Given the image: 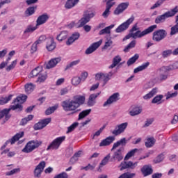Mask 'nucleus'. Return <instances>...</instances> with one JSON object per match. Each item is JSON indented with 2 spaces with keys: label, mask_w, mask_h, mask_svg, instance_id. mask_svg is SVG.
<instances>
[{
  "label": "nucleus",
  "mask_w": 178,
  "mask_h": 178,
  "mask_svg": "<svg viewBox=\"0 0 178 178\" xmlns=\"http://www.w3.org/2000/svg\"><path fill=\"white\" fill-rule=\"evenodd\" d=\"M27 99V96L26 95H20L15 100L14 104L15 105L11 106L10 108H4L0 111V123L1 124H5L6 122L10 119V109L13 111H22L23 106L22 104H24Z\"/></svg>",
  "instance_id": "obj_1"
},
{
  "label": "nucleus",
  "mask_w": 178,
  "mask_h": 178,
  "mask_svg": "<svg viewBox=\"0 0 178 178\" xmlns=\"http://www.w3.org/2000/svg\"><path fill=\"white\" fill-rule=\"evenodd\" d=\"M176 13H178V6H175V8L170 11L165 12L161 15H158L155 19L156 24H161V23H165L166 19L168 17H173Z\"/></svg>",
  "instance_id": "obj_2"
},
{
  "label": "nucleus",
  "mask_w": 178,
  "mask_h": 178,
  "mask_svg": "<svg viewBox=\"0 0 178 178\" xmlns=\"http://www.w3.org/2000/svg\"><path fill=\"white\" fill-rule=\"evenodd\" d=\"M41 144H42V142L41 140H30L22 149V152H24L25 154H30L31 152H33V151H34L35 149H37V148H38L41 145Z\"/></svg>",
  "instance_id": "obj_3"
},
{
  "label": "nucleus",
  "mask_w": 178,
  "mask_h": 178,
  "mask_svg": "<svg viewBox=\"0 0 178 178\" xmlns=\"http://www.w3.org/2000/svg\"><path fill=\"white\" fill-rule=\"evenodd\" d=\"M155 29H156V25H152L143 31L139 30L134 33H130V35L131 36V38H134V40L142 38V37H145V35L152 33Z\"/></svg>",
  "instance_id": "obj_4"
},
{
  "label": "nucleus",
  "mask_w": 178,
  "mask_h": 178,
  "mask_svg": "<svg viewBox=\"0 0 178 178\" xmlns=\"http://www.w3.org/2000/svg\"><path fill=\"white\" fill-rule=\"evenodd\" d=\"M61 106L65 112H73L77 109V104L73 99L65 100L61 103Z\"/></svg>",
  "instance_id": "obj_5"
},
{
  "label": "nucleus",
  "mask_w": 178,
  "mask_h": 178,
  "mask_svg": "<svg viewBox=\"0 0 178 178\" xmlns=\"http://www.w3.org/2000/svg\"><path fill=\"white\" fill-rule=\"evenodd\" d=\"M66 140V136H59L56 138L52 140V142L48 145L47 148V151H49V149H58L59 147L62 145V143Z\"/></svg>",
  "instance_id": "obj_6"
},
{
  "label": "nucleus",
  "mask_w": 178,
  "mask_h": 178,
  "mask_svg": "<svg viewBox=\"0 0 178 178\" xmlns=\"http://www.w3.org/2000/svg\"><path fill=\"white\" fill-rule=\"evenodd\" d=\"M112 79V72L108 73H103V72H99L95 74V80L97 81H102L104 83V86L108 83L109 80Z\"/></svg>",
  "instance_id": "obj_7"
},
{
  "label": "nucleus",
  "mask_w": 178,
  "mask_h": 178,
  "mask_svg": "<svg viewBox=\"0 0 178 178\" xmlns=\"http://www.w3.org/2000/svg\"><path fill=\"white\" fill-rule=\"evenodd\" d=\"M166 35H168V33L165 29H159L153 33L152 40L153 41H156V42H159L162 41Z\"/></svg>",
  "instance_id": "obj_8"
},
{
  "label": "nucleus",
  "mask_w": 178,
  "mask_h": 178,
  "mask_svg": "<svg viewBox=\"0 0 178 178\" xmlns=\"http://www.w3.org/2000/svg\"><path fill=\"white\" fill-rule=\"evenodd\" d=\"M23 136H24V132L22 131V132L17 133L12 138L6 141V143L1 147V151H3V149H5V148H6V147H8V144H11V145H12L15 144V143H16V141H19V140H20V138H22V137H23Z\"/></svg>",
  "instance_id": "obj_9"
},
{
  "label": "nucleus",
  "mask_w": 178,
  "mask_h": 178,
  "mask_svg": "<svg viewBox=\"0 0 178 178\" xmlns=\"http://www.w3.org/2000/svg\"><path fill=\"white\" fill-rule=\"evenodd\" d=\"M134 22V16H131L130 18H129L126 22H123L122 24H120L116 29L115 33H122L123 31H125V30H127L129 27V26Z\"/></svg>",
  "instance_id": "obj_10"
},
{
  "label": "nucleus",
  "mask_w": 178,
  "mask_h": 178,
  "mask_svg": "<svg viewBox=\"0 0 178 178\" xmlns=\"http://www.w3.org/2000/svg\"><path fill=\"white\" fill-rule=\"evenodd\" d=\"M120 95L119 92L113 93L111 96H110L107 100L103 104V107L106 108V106H111L112 104H115V102H118L119 101Z\"/></svg>",
  "instance_id": "obj_11"
},
{
  "label": "nucleus",
  "mask_w": 178,
  "mask_h": 178,
  "mask_svg": "<svg viewBox=\"0 0 178 178\" xmlns=\"http://www.w3.org/2000/svg\"><path fill=\"white\" fill-rule=\"evenodd\" d=\"M127 126H129L128 122H123L116 126L115 129L113 131V134L114 136H120L124 131H125L126 129H127Z\"/></svg>",
  "instance_id": "obj_12"
},
{
  "label": "nucleus",
  "mask_w": 178,
  "mask_h": 178,
  "mask_svg": "<svg viewBox=\"0 0 178 178\" xmlns=\"http://www.w3.org/2000/svg\"><path fill=\"white\" fill-rule=\"evenodd\" d=\"M51 118H45L43 120H41L38 123L35 124L34 125V129L35 130H41V129H44V127H46V126H48L49 124V122L51 121Z\"/></svg>",
  "instance_id": "obj_13"
},
{
  "label": "nucleus",
  "mask_w": 178,
  "mask_h": 178,
  "mask_svg": "<svg viewBox=\"0 0 178 178\" xmlns=\"http://www.w3.org/2000/svg\"><path fill=\"white\" fill-rule=\"evenodd\" d=\"M102 44V40H99L98 42H96L95 43H92L85 51V54L86 55H90V54H92V52H95L99 47H101Z\"/></svg>",
  "instance_id": "obj_14"
},
{
  "label": "nucleus",
  "mask_w": 178,
  "mask_h": 178,
  "mask_svg": "<svg viewBox=\"0 0 178 178\" xmlns=\"http://www.w3.org/2000/svg\"><path fill=\"white\" fill-rule=\"evenodd\" d=\"M45 168V161L40 162L34 170L35 177H41V174L44 172Z\"/></svg>",
  "instance_id": "obj_15"
},
{
  "label": "nucleus",
  "mask_w": 178,
  "mask_h": 178,
  "mask_svg": "<svg viewBox=\"0 0 178 178\" xmlns=\"http://www.w3.org/2000/svg\"><path fill=\"white\" fill-rule=\"evenodd\" d=\"M177 69H178V60H176L168 66L162 67L161 72H170L172 70H177Z\"/></svg>",
  "instance_id": "obj_16"
},
{
  "label": "nucleus",
  "mask_w": 178,
  "mask_h": 178,
  "mask_svg": "<svg viewBox=\"0 0 178 178\" xmlns=\"http://www.w3.org/2000/svg\"><path fill=\"white\" fill-rule=\"evenodd\" d=\"M49 19V15L47 13H44L42 15H40L36 20V26H42V24H45Z\"/></svg>",
  "instance_id": "obj_17"
},
{
  "label": "nucleus",
  "mask_w": 178,
  "mask_h": 178,
  "mask_svg": "<svg viewBox=\"0 0 178 178\" xmlns=\"http://www.w3.org/2000/svg\"><path fill=\"white\" fill-rule=\"evenodd\" d=\"M129 7V2L121 3L115 10L114 15H120L123 13L126 9Z\"/></svg>",
  "instance_id": "obj_18"
},
{
  "label": "nucleus",
  "mask_w": 178,
  "mask_h": 178,
  "mask_svg": "<svg viewBox=\"0 0 178 178\" xmlns=\"http://www.w3.org/2000/svg\"><path fill=\"white\" fill-rule=\"evenodd\" d=\"M59 62H60V58H52L45 64V67L46 69H52V67H55Z\"/></svg>",
  "instance_id": "obj_19"
},
{
  "label": "nucleus",
  "mask_w": 178,
  "mask_h": 178,
  "mask_svg": "<svg viewBox=\"0 0 178 178\" xmlns=\"http://www.w3.org/2000/svg\"><path fill=\"white\" fill-rule=\"evenodd\" d=\"M72 101L74 102L75 104H76V108H79L81 105H83L84 102H86V96H74Z\"/></svg>",
  "instance_id": "obj_20"
},
{
  "label": "nucleus",
  "mask_w": 178,
  "mask_h": 178,
  "mask_svg": "<svg viewBox=\"0 0 178 178\" xmlns=\"http://www.w3.org/2000/svg\"><path fill=\"white\" fill-rule=\"evenodd\" d=\"M100 92L99 93H95L92 94L89 96V99L88 101V106H94L95 104L97 103V98L99 96Z\"/></svg>",
  "instance_id": "obj_21"
},
{
  "label": "nucleus",
  "mask_w": 178,
  "mask_h": 178,
  "mask_svg": "<svg viewBox=\"0 0 178 178\" xmlns=\"http://www.w3.org/2000/svg\"><path fill=\"white\" fill-rule=\"evenodd\" d=\"M115 141V136H108L99 143V147H106Z\"/></svg>",
  "instance_id": "obj_22"
},
{
  "label": "nucleus",
  "mask_w": 178,
  "mask_h": 178,
  "mask_svg": "<svg viewBox=\"0 0 178 178\" xmlns=\"http://www.w3.org/2000/svg\"><path fill=\"white\" fill-rule=\"evenodd\" d=\"M141 112H143V109L137 106L131 107L129 110V114L131 116H137V115H140Z\"/></svg>",
  "instance_id": "obj_23"
},
{
  "label": "nucleus",
  "mask_w": 178,
  "mask_h": 178,
  "mask_svg": "<svg viewBox=\"0 0 178 178\" xmlns=\"http://www.w3.org/2000/svg\"><path fill=\"white\" fill-rule=\"evenodd\" d=\"M46 48L49 51H54L56 48V43L54 41V38H49L47 39Z\"/></svg>",
  "instance_id": "obj_24"
},
{
  "label": "nucleus",
  "mask_w": 178,
  "mask_h": 178,
  "mask_svg": "<svg viewBox=\"0 0 178 178\" xmlns=\"http://www.w3.org/2000/svg\"><path fill=\"white\" fill-rule=\"evenodd\" d=\"M113 159L120 162L123 159V154H122V148H119L117 151L114 152Z\"/></svg>",
  "instance_id": "obj_25"
},
{
  "label": "nucleus",
  "mask_w": 178,
  "mask_h": 178,
  "mask_svg": "<svg viewBox=\"0 0 178 178\" xmlns=\"http://www.w3.org/2000/svg\"><path fill=\"white\" fill-rule=\"evenodd\" d=\"M126 144H127V140L126 139V138H121L120 140L113 144L111 151H113V149H116V148H118V147H120V145H122V147H124Z\"/></svg>",
  "instance_id": "obj_26"
},
{
  "label": "nucleus",
  "mask_w": 178,
  "mask_h": 178,
  "mask_svg": "<svg viewBox=\"0 0 178 178\" xmlns=\"http://www.w3.org/2000/svg\"><path fill=\"white\" fill-rule=\"evenodd\" d=\"M158 94V89L156 88H153L150 92L143 96V99L145 101H148V99H151L154 95Z\"/></svg>",
  "instance_id": "obj_27"
},
{
  "label": "nucleus",
  "mask_w": 178,
  "mask_h": 178,
  "mask_svg": "<svg viewBox=\"0 0 178 178\" xmlns=\"http://www.w3.org/2000/svg\"><path fill=\"white\" fill-rule=\"evenodd\" d=\"M42 72V67H37L36 68L33 69L31 72L29 74V79H33V77H37Z\"/></svg>",
  "instance_id": "obj_28"
},
{
  "label": "nucleus",
  "mask_w": 178,
  "mask_h": 178,
  "mask_svg": "<svg viewBox=\"0 0 178 178\" xmlns=\"http://www.w3.org/2000/svg\"><path fill=\"white\" fill-rule=\"evenodd\" d=\"M80 38V33H74L72 34L71 37L69 38L68 40L67 41V45H72L76 40H79Z\"/></svg>",
  "instance_id": "obj_29"
},
{
  "label": "nucleus",
  "mask_w": 178,
  "mask_h": 178,
  "mask_svg": "<svg viewBox=\"0 0 178 178\" xmlns=\"http://www.w3.org/2000/svg\"><path fill=\"white\" fill-rule=\"evenodd\" d=\"M141 172L144 176H149L152 175V168L150 165H144L141 168Z\"/></svg>",
  "instance_id": "obj_30"
},
{
  "label": "nucleus",
  "mask_w": 178,
  "mask_h": 178,
  "mask_svg": "<svg viewBox=\"0 0 178 178\" xmlns=\"http://www.w3.org/2000/svg\"><path fill=\"white\" fill-rule=\"evenodd\" d=\"M148 66H149V62L144 63L140 66L135 68L134 70V73H138L140 72H143V70H145V69H147Z\"/></svg>",
  "instance_id": "obj_31"
},
{
  "label": "nucleus",
  "mask_w": 178,
  "mask_h": 178,
  "mask_svg": "<svg viewBox=\"0 0 178 178\" xmlns=\"http://www.w3.org/2000/svg\"><path fill=\"white\" fill-rule=\"evenodd\" d=\"M79 0H67L65 3L66 9H72L79 3Z\"/></svg>",
  "instance_id": "obj_32"
},
{
  "label": "nucleus",
  "mask_w": 178,
  "mask_h": 178,
  "mask_svg": "<svg viewBox=\"0 0 178 178\" xmlns=\"http://www.w3.org/2000/svg\"><path fill=\"white\" fill-rule=\"evenodd\" d=\"M115 27V24H111L108 26H106V28L102 29L99 32V35H104V34H111V30Z\"/></svg>",
  "instance_id": "obj_33"
},
{
  "label": "nucleus",
  "mask_w": 178,
  "mask_h": 178,
  "mask_svg": "<svg viewBox=\"0 0 178 178\" xmlns=\"http://www.w3.org/2000/svg\"><path fill=\"white\" fill-rule=\"evenodd\" d=\"M25 92L26 94H31L34 91V88H35V86L32 83H26L24 86Z\"/></svg>",
  "instance_id": "obj_34"
},
{
  "label": "nucleus",
  "mask_w": 178,
  "mask_h": 178,
  "mask_svg": "<svg viewBox=\"0 0 178 178\" xmlns=\"http://www.w3.org/2000/svg\"><path fill=\"white\" fill-rule=\"evenodd\" d=\"M90 22V18L86 17V16L83 17L81 20H79L77 23L78 25H76V29H80V27H83V26H85V24H87Z\"/></svg>",
  "instance_id": "obj_35"
},
{
  "label": "nucleus",
  "mask_w": 178,
  "mask_h": 178,
  "mask_svg": "<svg viewBox=\"0 0 178 178\" xmlns=\"http://www.w3.org/2000/svg\"><path fill=\"white\" fill-rule=\"evenodd\" d=\"M156 140L154 137L147 138L145 141V146L147 148H151V147H154L156 143Z\"/></svg>",
  "instance_id": "obj_36"
},
{
  "label": "nucleus",
  "mask_w": 178,
  "mask_h": 178,
  "mask_svg": "<svg viewBox=\"0 0 178 178\" xmlns=\"http://www.w3.org/2000/svg\"><path fill=\"white\" fill-rule=\"evenodd\" d=\"M112 5L109 4V3H107V5L106 6V10H104V12L102 13V16L103 17H104V19H106V17H108V16H109V15H111V8H112Z\"/></svg>",
  "instance_id": "obj_37"
},
{
  "label": "nucleus",
  "mask_w": 178,
  "mask_h": 178,
  "mask_svg": "<svg viewBox=\"0 0 178 178\" xmlns=\"http://www.w3.org/2000/svg\"><path fill=\"white\" fill-rule=\"evenodd\" d=\"M163 98V95H158L152 99V104H157L158 105H159V104H162Z\"/></svg>",
  "instance_id": "obj_38"
},
{
  "label": "nucleus",
  "mask_w": 178,
  "mask_h": 178,
  "mask_svg": "<svg viewBox=\"0 0 178 178\" xmlns=\"http://www.w3.org/2000/svg\"><path fill=\"white\" fill-rule=\"evenodd\" d=\"M38 76V77L37 83H44V81L47 80V73L45 72L42 73V71Z\"/></svg>",
  "instance_id": "obj_39"
},
{
  "label": "nucleus",
  "mask_w": 178,
  "mask_h": 178,
  "mask_svg": "<svg viewBox=\"0 0 178 178\" xmlns=\"http://www.w3.org/2000/svg\"><path fill=\"white\" fill-rule=\"evenodd\" d=\"M38 29V26L37 25L33 26V25H29L25 31H24V34H28V33H33V31H35Z\"/></svg>",
  "instance_id": "obj_40"
},
{
  "label": "nucleus",
  "mask_w": 178,
  "mask_h": 178,
  "mask_svg": "<svg viewBox=\"0 0 178 178\" xmlns=\"http://www.w3.org/2000/svg\"><path fill=\"white\" fill-rule=\"evenodd\" d=\"M89 113H91V109L83 111L79 113L78 120H81V119H84V118L88 116Z\"/></svg>",
  "instance_id": "obj_41"
},
{
  "label": "nucleus",
  "mask_w": 178,
  "mask_h": 178,
  "mask_svg": "<svg viewBox=\"0 0 178 178\" xmlns=\"http://www.w3.org/2000/svg\"><path fill=\"white\" fill-rule=\"evenodd\" d=\"M13 95H10L8 97H3L0 98V105H5V104H8L10 99H12V97Z\"/></svg>",
  "instance_id": "obj_42"
},
{
  "label": "nucleus",
  "mask_w": 178,
  "mask_h": 178,
  "mask_svg": "<svg viewBox=\"0 0 178 178\" xmlns=\"http://www.w3.org/2000/svg\"><path fill=\"white\" fill-rule=\"evenodd\" d=\"M66 38H67V31H66L60 32V33L56 38L58 41H63V40H66Z\"/></svg>",
  "instance_id": "obj_43"
},
{
  "label": "nucleus",
  "mask_w": 178,
  "mask_h": 178,
  "mask_svg": "<svg viewBox=\"0 0 178 178\" xmlns=\"http://www.w3.org/2000/svg\"><path fill=\"white\" fill-rule=\"evenodd\" d=\"M138 151V149H133L132 150L129 151L124 157V161H129L131 156H134L136 152Z\"/></svg>",
  "instance_id": "obj_44"
},
{
  "label": "nucleus",
  "mask_w": 178,
  "mask_h": 178,
  "mask_svg": "<svg viewBox=\"0 0 178 178\" xmlns=\"http://www.w3.org/2000/svg\"><path fill=\"white\" fill-rule=\"evenodd\" d=\"M136 44H137V42L136 40H132L127 47H125L124 52H129L131 48L136 47Z\"/></svg>",
  "instance_id": "obj_45"
},
{
  "label": "nucleus",
  "mask_w": 178,
  "mask_h": 178,
  "mask_svg": "<svg viewBox=\"0 0 178 178\" xmlns=\"http://www.w3.org/2000/svg\"><path fill=\"white\" fill-rule=\"evenodd\" d=\"M81 81H83L81 79L80 76H74L71 81L72 86H74L75 87L79 86Z\"/></svg>",
  "instance_id": "obj_46"
},
{
  "label": "nucleus",
  "mask_w": 178,
  "mask_h": 178,
  "mask_svg": "<svg viewBox=\"0 0 178 178\" xmlns=\"http://www.w3.org/2000/svg\"><path fill=\"white\" fill-rule=\"evenodd\" d=\"M58 105L56 104L51 107H49V108H47L45 111L46 115H51V113H54V112H55V111H56V109H58Z\"/></svg>",
  "instance_id": "obj_47"
},
{
  "label": "nucleus",
  "mask_w": 178,
  "mask_h": 178,
  "mask_svg": "<svg viewBox=\"0 0 178 178\" xmlns=\"http://www.w3.org/2000/svg\"><path fill=\"white\" fill-rule=\"evenodd\" d=\"M137 59H138V54H135L133 57L130 58L127 64L128 66H131L134 63H136L137 61Z\"/></svg>",
  "instance_id": "obj_48"
},
{
  "label": "nucleus",
  "mask_w": 178,
  "mask_h": 178,
  "mask_svg": "<svg viewBox=\"0 0 178 178\" xmlns=\"http://www.w3.org/2000/svg\"><path fill=\"white\" fill-rule=\"evenodd\" d=\"M35 9H37V7H29L26 9L25 11L26 16H31L32 15H34L35 12Z\"/></svg>",
  "instance_id": "obj_49"
},
{
  "label": "nucleus",
  "mask_w": 178,
  "mask_h": 178,
  "mask_svg": "<svg viewBox=\"0 0 178 178\" xmlns=\"http://www.w3.org/2000/svg\"><path fill=\"white\" fill-rule=\"evenodd\" d=\"M109 159H111V154H108L106 156L104 159L101 161L99 164V168H102V166H105L109 162Z\"/></svg>",
  "instance_id": "obj_50"
},
{
  "label": "nucleus",
  "mask_w": 178,
  "mask_h": 178,
  "mask_svg": "<svg viewBox=\"0 0 178 178\" xmlns=\"http://www.w3.org/2000/svg\"><path fill=\"white\" fill-rule=\"evenodd\" d=\"M79 126V122H74L72 124L70 127H67V134H69V133H72Z\"/></svg>",
  "instance_id": "obj_51"
},
{
  "label": "nucleus",
  "mask_w": 178,
  "mask_h": 178,
  "mask_svg": "<svg viewBox=\"0 0 178 178\" xmlns=\"http://www.w3.org/2000/svg\"><path fill=\"white\" fill-rule=\"evenodd\" d=\"M168 72L169 71H162V68L160 69V80H166L168 79Z\"/></svg>",
  "instance_id": "obj_52"
},
{
  "label": "nucleus",
  "mask_w": 178,
  "mask_h": 178,
  "mask_svg": "<svg viewBox=\"0 0 178 178\" xmlns=\"http://www.w3.org/2000/svg\"><path fill=\"white\" fill-rule=\"evenodd\" d=\"M136 176L134 173L125 172L122 174L118 178H133Z\"/></svg>",
  "instance_id": "obj_53"
},
{
  "label": "nucleus",
  "mask_w": 178,
  "mask_h": 178,
  "mask_svg": "<svg viewBox=\"0 0 178 178\" xmlns=\"http://www.w3.org/2000/svg\"><path fill=\"white\" fill-rule=\"evenodd\" d=\"M79 63H80V60H74L71 62L70 64L67 65L65 70L70 69V67H73V66H76V65H79Z\"/></svg>",
  "instance_id": "obj_54"
},
{
  "label": "nucleus",
  "mask_w": 178,
  "mask_h": 178,
  "mask_svg": "<svg viewBox=\"0 0 178 178\" xmlns=\"http://www.w3.org/2000/svg\"><path fill=\"white\" fill-rule=\"evenodd\" d=\"M164 159L165 156H163V154H161L154 159V163H161V162H162Z\"/></svg>",
  "instance_id": "obj_55"
},
{
  "label": "nucleus",
  "mask_w": 178,
  "mask_h": 178,
  "mask_svg": "<svg viewBox=\"0 0 178 178\" xmlns=\"http://www.w3.org/2000/svg\"><path fill=\"white\" fill-rule=\"evenodd\" d=\"M173 54V51L172 49L164 50L162 52L163 58H168V56H170V55Z\"/></svg>",
  "instance_id": "obj_56"
},
{
  "label": "nucleus",
  "mask_w": 178,
  "mask_h": 178,
  "mask_svg": "<svg viewBox=\"0 0 178 178\" xmlns=\"http://www.w3.org/2000/svg\"><path fill=\"white\" fill-rule=\"evenodd\" d=\"M20 168H15L10 171L6 172V176H12L13 175H16V173H19Z\"/></svg>",
  "instance_id": "obj_57"
},
{
  "label": "nucleus",
  "mask_w": 178,
  "mask_h": 178,
  "mask_svg": "<svg viewBox=\"0 0 178 178\" xmlns=\"http://www.w3.org/2000/svg\"><path fill=\"white\" fill-rule=\"evenodd\" d=\"M17 64V60L13 61L11 64L6 67L7 72H10V70H12L13 69H15Z\"/></svg>",
  "instance_id": "obj_58"
},
{
  "label": "nucleus",
  "mask_w": 178,
  "mask_h": 178,
  "mask_svg": "<svg viewBox=\"0 0 178 178\" xmlns=\"http://www.w3.org/2000/svg\"><path fill=\"white\" fill-rule=\"evenodd\" d=\"M163 3V0H159L157 2H156L151 8L150 9L154 10L156 9V8H159L162 4Z\"/></svg>",
  "instance_id": "obj_59"
},
{
  "label": "nucleus",
  "mask_w": 178,
  "mask_h": 178,
  "mask_svg": "<svg viewBox=\"0 0 178 178\" xmlns=\"http://www.w3.org/2000/svg\"><path fill=\"white\" fill-rule=\"evenodd\" d=\"M120 170H124V169H129V162L122 161L120 165Z\"/></svg>",
  "instance_id": "obj_60"
},
{
  "label": "nucleus",
  "mask_w": 178,
  "mask_h": 178,
  "mask_svg": "<svg viewBox=\"0 0 178 178\" xmlns=\"http://www.w3.org/2000/svg\"><path fill=\"white\" fill-rule=\"evenodd\" d=\"M95 164H88L87 166L86 167H82V169H83L84 170H94V169H95Z\"/></svg>",
  "instance_id": "obj_61"
},
{
  "label": "nucleus",
  "mask_w": 178,
  "mask_h": 178,
  "mask_svg": "<svg viewBox=\"0 0 178 178\" xmlns=\"http://www.w3.org/2000/svg\"><path fill=\"white\" fill-rule=\"evenodd\" d=\"M175 97H177V92H168V93L166 94V99H169L170 98H175Z\"/></svg>",
  "instance_id": "obj_62"
},
{
  "label": "nucleus",
  "mask_w": 178,
  "mask_h": 178,
  "mask_svg": "<svg viewBox=\"0 0 178 178\" xmlns=\"http://www.w3.org/2000/svg\"><path fill=\"white\" fill-rule=\"evenodd\" d=\"M113 44V42L112 40L109 39L107 40V41L105 42V44L104 46V49H108L109 47H112V44Z\"/></svg>",
  "instance_id": "obj_63"
},
{
  "label": "nucleus",
  "mask_w": 178,
  "mask_h": 178,
  "mask_svg": "<svg viewBox=\"0 0 178 178\" xmlns=\"http://www.w3.org/2000/svg\"><path fill=\"white\" fill-rule=\"evenodd\" d=\"M54 178H68L67 173L63 172H61L56 176L54 177Z\"/></svg>",
  "instance_id": "obj_64"
}]
</instances>
